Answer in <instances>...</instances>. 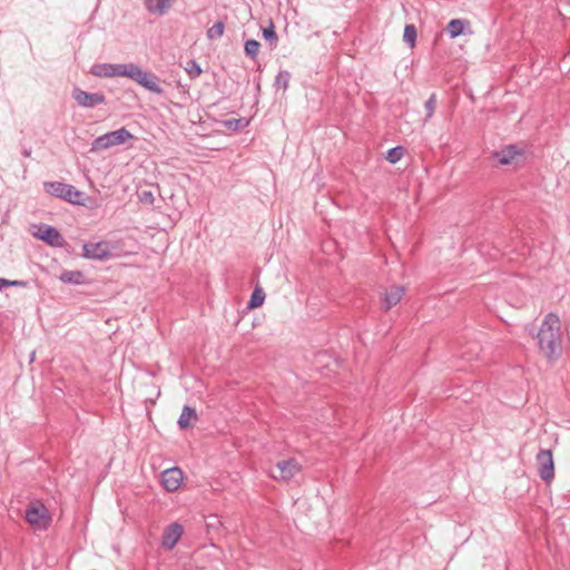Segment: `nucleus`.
Returning <instances> with one entry per match:
<instances>
[{"instance_id": "nucleus-1", "label": "nucleus", "mask_w": 570, "mask_h": 570, "mask_svg": "<svg viewBox=\"0 0 570 570\" xmlns=\"http://www.w3.org/2000/svg\"><path fill=\"white\" fill-rule=\"evenodd\" d=\"M90 73L100 78L126 77L153 94H164L160 79L156 75L141 69L138 65L132 62L96 63L91 67Z\"/></svg>"}, {"instance_id": "nucleus-2", "label": "nucleus", "mask_w": 570, "mask_h": 570, "mask_svg": "<svg viewBox=\"0 0 570 570\" xmlns=\"http://www.w3.org/2000/svg\"><path fill=\"white\" fill-rule=\"evenodd\" d=\"M537 340L542 355L550 363H554L562 352L561 322L557 314L549 313L544 316Z\"/></svg>"}, {"instance_id": "nucleus-3", "label": "nucleus", "mask_w": 570, "mask_h": 570, "mask_svg": "<svg viewBox=\"0 0 570 570\" xmlns=\"http://www.w3.org/2000/svg\"><path fill=\"white\" fill-rule=\"evenodd\" d=\"M26 521L35 530H46L50 525L51 517L48 509L39 501L31 502L26 509Z\"/></svg>"}, {"instance_id": "nucleus-4", "label": "nucleus", "mask_w": 570, "mask_h": 570, "mask_svg": "<svg viewBox=\"0 0 570 570\" xmlns=\"http://www.w3.org/2000/svg\"><path fill=\"white\" fill-rule=\"evenodd\" d=\"M131 138L132 135L125 127H122L120 129L109 131L105 135L97 137L91 144L90 151L108 149L110 147L125 144L127 140Z\"/></svg>"}, {"instance_id": "nucleus-5", "label": "nucleus", "mask_w": 570, "mask_h": 570, "mask_svg": "<svg viewBox=\"0 0 570 570\" xmlns=\"http://www.w3.org/2000/svg\"><path fill=\"white\" fill-rule=\"evenodd\" d=\"M45 190L56 197L62 198L71 204H80L81 203V193L77 190L73 186L60 183V181H51L45 184Z\"/></svg>"}, {"instance_id": "nucleus-6", "label": "nucleus", "mask_w": 570, "mask_h": 570, "mask_svg": "<svg viewBox=\"0 0 570 570\" xmlns=\"http://www.w3.org/2000/svg\"><path fill=\"white\" fill-rule=\"evenodd\" d=\"M111 249L112 246L106 240L86 243L82 246V256L94 261H106L111 256Z\"/></svg>"}, {"instance_id": "nucleus-7", "label": "nucleus", "mask_w": 570, "mask_h": 570, "mask_svg": "<svg viewBox=\"0 0 570 570\" xmlns=\"http://www.w3.org/2000/svg\"><path fill=\"white\" fill-rule=\"evenodd\" d=\"M299 471V463L294 459H289L277 462V464L271 470V475L276 480L288 481Z\"/></svg>"}, {"instance_id": "nucleus-8", "label": "nucleus", "mask_w": 570, "mask_h": 570, "mask_svg": "<svg viewBox=\"0 0 570 570\" xmlns=\"http://www.w3.org/2000/svg\"><path fill=\"white\" fill-rule=\"evenodd\" d=\"M535 460L540 478L546 482H550L554 478L552 452L550 450H540Z\"/></svg>"}, {"instance_id": "nucleus-9", "label": "nucleus", "mask_w": 570, "mask_h": 570, "mask_svg": "<svg viewBox=\"0 0 570 570\" xmlns=\"http://www.w3.org/2000/svg\"><path fill=\"white\" fill-rule=\"evenodd\" d=\"M37 229L38 230L33 233V236L36 238L41 239L53 247L63 246L65 239L57 228L46 224H41L37 227Z\"/></svg>"}, {"instance_id": "nucleus-10", "label": "nucleus", "mask_w": 570, "mask_h": 570, "mask_svg": "<svg viewBox=\"0 0 570 570\" xmlns=\"http://www.w3.org/2000/svg\"><path fill=\"white\" fill-rule=\"evenodd\" d=\"M184 533L181 524L174 522L164 529L161 546L165 550H173Z\"/></svg>"}, {"instance_id": "nucleus-11", "label": "nucleus", "mask_w": 570, "mask_h": 570, "mask_svg": "<svg viewBox=\"0 0 570 570\" xmlns=\"http://www.w3.org/2000/svg\"><path fill=\"white\" fill-rule=\"evenodd\" d=\"M72 97L79 106L85 108H92L105 102V96L102 94H90L80 88L72 90Z\"/></svg>"}, {"instance_id": "nucleus-12", "label": "nucleus", "mask_w": 570, "mask_h": 570, "mask_svg": "<svg viewBox=\"0 0 570 570\" xmlns=\"http://www.w3.org/2000/svg\"><path fill=\"white\" fill-rule=\"evenodd\" d=\"M183 479L184 473L177 466L166 469L161 473V483L168 492L177 491L183 483Z\"/></svg>"}, {"instance_id": "nucleus-13", "label": "nucleus", "mask_w": 570, "mask_h": 570, "mask_svg": "<svg viewBox=\"0 0 570 570\" xmlns=\"http://www.w3.org/2000/svg\"><path fill=\"white\" fill-rule=\"evenodd\" d=\"M523 156V150L519 149L515 145H508L500 150L492 154V157L498 160L500 165H512Z\"/></svg>"}, {"instance_id": "nucleus-14", "label": "nucleus", "mask_w": 570, "mask_h": 570, "mask_svg": "<svg viewBox=\"0 0 570 570\" xmlns=\"http://www.w3.org/2000/svg\"><path fill=\"white\" fill-rule=\"evenodd\" d=\"M175 0H144L147 11L161 17L171 8Z\"/></svg>"}, {"instance_id": "nucleus-15", "label": "nucleus", "mask_w": 570, "mask_h": 570, "mask_svg": "<svg viewBox=\"0 0 570 570\" xmlns=\"http://www.w3.org/2000/svg\"><path fill=\"white\" fill-rule=\"evenodd\" d=\"M404 295V287L402 286H391L384 293V308L390 309L395 306Z\"/></svg>"}, {"instance_id": "nucleus-16", "label": "nucleus", "mask_w": 570, "mask_h": 570, "mask_svg": "<svg viewBox=\"0 0 570 570\" xmlns=\"http://www.w3.org/2000/svg\"><path fill=\"white\" fill-rule=\"evenodd\" d=\"M59 279L65 284L80 285L85 283V274L81 271H63Z\"/></svg>"}, {"instance_id": "nucleus-17", "label": "nucleus", "mask_w": 570, "mask_h": 570, "mask_svg": "<svg viewBox=\"0 0 570 570\" xmlns=\"http://www.w3.org/2000/svg\"><path fill=\"white\" fill-rule=\"evenodd\" d=\"M197 420V413L194 407H190L188 405H185L183 407L181 414L178 419V426L180 429H187L191 425L193 421Z\"/></svg>"}, {"instance_id": "nucleus-18", "label": "nucleus", "mask_w": 570, "mask_h": 570, "mask_svg": "<svg viewBox=\"0 0 570 570\" xmlns=\"http://www.w3.org/2000/svg\"><path fill=\"white\" fill-rule=\"evenodd\" d=\"M469 26L470 22L468 20L452 19L446 26V31L449 32L451 38H456L460 35L464 33L465 28Z\"/></svg>"}, {"instance_id": "nucleus-19", "label": "nucleus", "mask_w": 570, "mask_h": 570, "mask_svg": "<svg viewBox=\"0 0 570 570\" xmlns=\"http://www.w3.org/2000/svg\"><path fill=\"white\" fill-rule=\"evenodd\" d=\"M265 301V293L261 287H256L250 296V299L248 302L249 308H256L263 305Z\"/></svg>"}, {"instance_id": "nucleus-20", "label": "nucleus", "mask_w": 570, "mask_h": 570, "mask_svg": "<svg viewBox=\"0 0 570 570\" xmlns=\"http://www.w3.org/2000/svg\"><path fill=\"white\" fill-rule=\"evenodd\" d=\"M416 36H417V32H416L415 26L414 24H406L405 28H404L403 40L411 48H413L415 46Z\"/></svg>"}, {"instance_id": "nucleus-21", "label": "nucleus", "mask_w": 570, "mask_h": 570, "mask_svg": "<svg viewBox=\"0 0 570 570\" xmlns=\"http://www.w3.org/2000/svg\"><path fill=\"white\" fill-rule=\"evenodd\" d=\"M225 24L223 21H217L213 27H210L206 35L209 40L219 39L224 35Z\"/></svg>"}, {"instance_id": "nucleus-22", "label": "nucleus", "mask_w": 570, "mask_h": 570, "mask_svg": "<svg viewBox=\"0 0 570 570\" xmlns=\"http://www.w3.org/2000/svg\"><path fill=\"white\" fill-rule=\"evenodd\" d=\"M259 48L261 43L254 39L247 40L244 45L245 53L252 59H255L257 57Z\"/></svg>"}, {"instance_id": "nucleus-23", "label": "nucleus", "mask_w": 570, "mask_h": 570, "mask_svg": "<svg viewBox=\"0 0 570 570\" xmlns=\"http://www.w3.org/2000/svg\"><path fill=\"white\" fill-rule=\"evenodd\" d=\"M404 155V149L401 146L391 148L386 154V159L391 164H396Z\"/></svg>"}, {"instance_id": "nucleus-24", "label": "nucleus", "mask_w": 570, "mask_h": 570, "mask_svg": "<svg viewBox=\"0 0 570 570\" xmlns=\"http://www.w3.org/2000/svg\"><path fill=\"white\" fill-rule=\"evenodd\" d=\"M263 37L265 40L269 41L272 46H276L278 37L276 35L275 27L272 22L267 28L263 29Z\"/></svg>"}, {"instance_id": "nucleus-25", "label": "nucleus", "mask_w": 570, "mask_h": 570, "mask_svg": "<svg viewBox=\"0 0 570 570\" xmlns=\"http://www.w3.org/2000/svg\"><path fill=\"white\" fill-rule=\"evenodd\" d=\"M425 110H426V117L425 121L432 118L434 115L435 108H436V95L432 94L430 98L425 101Z\"/></svg>"}, {"instance_id": "nucleus-26", "label": "nucleus", "mask_w": 570, "mask_h": 570, "mask_svg": "<svg viewBox=\"0 0 570 570\" xmlns=\"http://www.w3.org/2000/svg\"><path fill=\"white\" fill-rule=\"evenodd\" d=\"M291 73L288 71H279L275 79V85L284 90L288 87Z\"/></svg>"}, {"instance_id": "nucleus-27", "label": "nucleus", "mask_w": 570, "mask_h": 570, "mask_svg": "<svg viewBox=\"0 0 570 570\" xmlns=\"http://www.w3.org/2000/svg\"><path fill=\"white\" fill-rule=\"evenodd\" d=\"M186 71L189 73V76L191 78H196L198 76H200L202 73V68L199 67L198 63H196L195 61H190L188 63V67L186 68Z\"/></svg>"}, {"instance_id": "nucleus-28", "label": "nucleus", "mask_w": 570, "mask_h": 570, "mask_svg": "<svg viewBox=\"0 0 570 570\" xmlns=\"http://www.w3.org/2000/svg\"><path fill=\"white\" fill-rule=\"evenodd\" d=\"M139 198L144 203L153 204L154 203V195L151 191H142L139 195Z\"/></svg>"}, {"instance_id": "nucleus-29", "label": "nucleus", "mask_w": 570, "mask_h": 570, "mask_svg": "<svg viewBox=\"0 0 570 570\" xmlns=\"http://www.w3.org/2000/svg\"><path fill=\"white\" fill-rule=\"evenodd\" d=\"M9 286H12V287H27L28 286V282L27 281H9L8 279V287Z\"/></svg>"}, {"instance_id": "nucleus-30", "label": "nucleus", "mask_w": 570, "mask_h": 570, "mask_svg": "<svg viewBox=\"0 0 570 570\" xmlns=\"http://www.w3.org/2000/svg\"><path fill=\"white\" fill-rule=\"evenodd\" d=\"M4 287H8V279L0 277V291Z\"/></svg>"}]
</instances>
